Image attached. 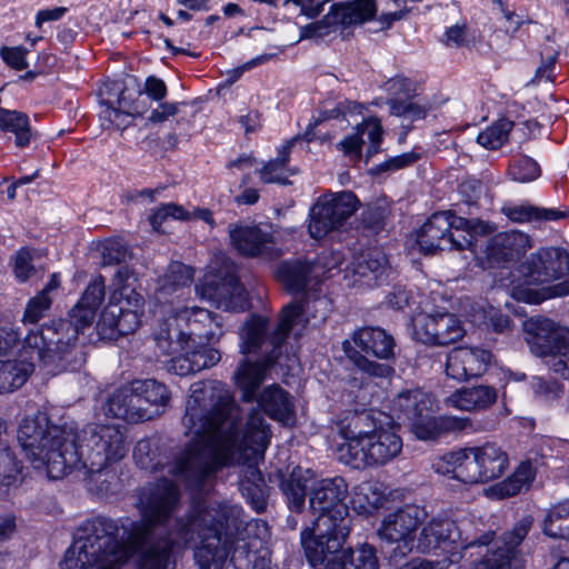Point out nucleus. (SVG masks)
I'll list each match as a JSON object with an SVG mask.
<instances>
[{
  "label": "nucleus",
  "mask_w": 569,
  "mask_h": 569,
  "mask_svg": "<svg viewBox=\"0 0 569 569\" xmlns=\"http://www.w3.org/2000/svg\"><path fill=\"white\" fill-rule=\"evenodd\" d=\"M190 390L182 423L196 439L168 465V473L197 488L223 467L262 455L271 431L256 408L242 427L240 408L223 383L199 381Z\"/></svg>",
  "instance_id": "f257e3e1"
},
{
  "label": "nucleus",
  "mask_w": 569,
  "mask_h": 569,
  "mask_svg": "<svg viewBox=\"0 0 569 569\" xmlns=\"http://www.w3.org/2000/svg\"><path fill=\"white\" fill-rule=\"evenodd\" d=\"M179 501V488L171 480L161 479L144 486L136 501L141 520L98 516L84 521L66 551L61 569H120L170 520Z\"/></svg>",
  "instance_id": "f03ea898"
},
{
  "label": "nucleus",
  "mask_w": 569,
  "mask_h": 569,
  "mask_svg": "<svg viewBox=\"0 0 569 569\" xmlns=\"http://www.w3.org/2000/svg\"><path fill=\"white\" fill-rule=\"evenodd\" d=\"M18 441L32 466L44 469L52 479H60L74 468L104 470L129 450L118 425L89 423L78 436L71 428L51 423L41 411L23 418Z\"/></svg>",
  "instance_id": "7ed1b4c3"
},
{
  "label": "nucleus",
  "mask_w": 569,
  "mask_h": 569,
  "mask_svg": "<svg viewBox=\"0 0 569 569\" xmlns=\"http://www.w3.org/2000/svg\"><path fill=\"white\" fill-rule=\"evenodd\" d=\"M242 508L229 502H196L186 518L176 520L174 529L163 541L152 545L141 557L142 569H172L173 546H187L196 540L200 546L194 559L200 569H221L234 542L241 522Z\"/></svg>",
  "instance_id": "20e7f679"
},
{
  "label": "nucleus",
  "mask_w": 569,
  "mask_h": 569,
  "mask_svg": "<svg viewBox=\"0 0 569 569\" xmlns=\"http://www.w3.org/2000/svg\"><path fill=\"white\" fill-rule=\"evenodd\" d=\"M312 312L317 321H325L331 311V301L327 297L308 298L306 301H292L283 307L279 322L271 329L268 319L253 316L240 331V351L243 355L262 351L264 357L260 361L242 360L233 375L237 387L242 392L246 402L256 399L267 369L272 367L281 353V347L287 340L293 326L299 323L303 312Z\"/></svg>",
  "instance_id": "39448f33"
},
{
  "label": "nucleus",
  "mask_w": 569,
  "mask_h": 569,
  "mask_svg": "<svg viewBox=\"0 0 569 569\" xmlns=\"http://www.w3.org/2000/svg\"><path fill=\"white\" fill-rule=\"evenodd\" d=\"M345 442L337 451L340 461L355 469L383 466L402 450V440L392 426H383L367 412H355L339 425Z\"/></svg>",
  "instance_id": "423d86ee"
},
{
  "label": "nucleus",
  "mask_w": 569,
  "mask_h": 569,
  "mask_svg": "<svg viewBox=\"0 0 569 569\" xmlns=\"http://www.w3.org/2000/svg\"><path fill=\"white\" fill-rule=\"evenodd\" d=\"M137 281L136 272L130 267L120 266L117 269L112 279L114 290L97 323L102 338L114 339L133 333L140 327L146 301L137 291Z\"/></svg>",
  "instance_id": "0eeeda50"
},
{
  "label": "nucleus",
  "mask_w": 569,
  "mask_h": 569,
  "mask_svg": "<svg viewBox=\"0 0 569 569\" xmlns=\"http://www.w3.org/2000/svg\"><path fill=\"white\" fill-rule=\"evenodd\" d=\"M350 530L351 525L317 517L311 526L300 532V543L308 563L317 569H335L346 552L345 545Z\"/></svg>",
  "instance_id": "6e6552de"
},
{
  "label": "nucleus",
  "mask_w": 569,
  "mask_h": 569,
  "mask_svg": "<svg viewBox=\"0 0 569 569\" xmlns=\"http://www.w3.org/2000/svg\"><path fill=\"white\" fill-rule=\"evenodd\" d=\"M79 317L53 320L36 330H29L24 337L27 351L31 358H38L39 362L49 363L56 358L62 360L76 347L78 336L89 325L79 321Z\"/></svg>",
  "instance_id": "1a4fd4ad"
},
{
  "label": "nucleus",
  "mask_w": 569,
  "mask_h": 569,
  "mask_svg": "<svg viewBox=\"0 0 569 569\" xmlns=\"http://www.w3.org/2000/svg\"><path fill=\"white\" fill-rule=\"evenodd\" d=\"M525 329L531 352L550 371L569 379V330L546 318L527 321Z\"/></svg>",
  "instance_id": "9d476101"
},
{
  "label": "nucleus",
  "mask_w": 569,
  "mask_h": 569,
  "mask_svg": "<svg viewBox=\"0 0 569 569\" xmlns=\"http://www.w3.org/2000/svg\"><path fill=\"white\" fill-rule=\"evenodd\" d=\"M359 200L351 191L319 197L309 213L308 229L315 239H321L339 230L358 210Z\"/></svg>",
  "instance_id": "9b49d317"
},
{
  "label": "nucleus",
  "mask_w": 569,
  "mask_h": 569,
  "mask_svg": "<svg viewBox=\"0 0 569 569\" xmlns=\"http://www.w3.org/2000/svg\"><path fill=\"white\" fill-rule=\"evenodd\" d=\"M426 517L427 511L423 508L407 505L382 519L378 529L379 538L387 543L396 545L390 559L398 561L413 550L415 532Z\"/></svg>",
  "instance_id": "f8f14e48"
},
{
  "label": "nucleus",
  "mask_w": 569,
  "mask_h": 569,
  "mask_svg": "<svg viewBox=\"0 0 569 569\" xmlns=\"http://www.w3.org/2000/svg\"><path fill=\"white\" fill-rule=\"evenodd\" d=\"M518 270L525 284L551 287L569 273V253L559 247H541L526 257Z\"/></svg>",
  "instance_id": "ddd939ff"
},
{
  "label": "nucleus",
  "mask_w": 569,
  "mask_h": 569,
  "mask_svg": "<svg viewBox=\"0 0 569 569\" xmlns=\"http://www.w3.org/2000/svg\"><path fill=\"white\" fill-rule=\"evenodd\" d=\"M493 537L495 532L488 531L477 539H462L461 531L453 520L435 517L422 527L415 547L422 553L447 549L453 545L461 549H468L475 546H487L493 540Z\"/></svg>",
  "instance_id": "4468645a"
},
{
  "label": "nucleus",
  "mask_w": 569,
  "mask_h": 569,
  "mask_svg": "<svg viewBox=\"0 0 569 569\" xmlns=\"http://www.w3.org/2000/svg\"><path fill=\"white\" fill-rule=\"evenodd\" d=\"M466 449L468 458L459 469V481L465 483L488 482L505 473L508 467V456L495 442Z\"/></svg>",
  "instance_id": "2eb2a0df"
},
{
  "label": "nucleus",
  "mask_w": 569,
  "mask_h": 569,
  "mask_svg": "<svg viewBox=\"0 0 569 569\" xmlns=\"http://www.w3.org/2000/svg\"><path fill=\"white\" fill-rule=\"evenodd\" d=\"M532 526V518H521L515 527L502 535L496 547L481 559L473 562V569H523V560L519 550Z\"/></svg>",
  "instance_id": "dca6fc26"
},
{
  "label": "nucleus",
  "mask_w": 569,
  "mask_h": 569,
  "mask_svg": "<svg viewBox=\"0 0 569 569\" xmlns=\"http://www.w3.org/2000/svg\"><path fill=\"white\" fill-rule=\"evenodd\" d=\"M348 485L342 477L320 480L310 492V508L318 517H326L331 522L351 525L349 509L345 503Z\"/></svg>",
  "instance_id": "f3484780"
},
{
  "label": "nucleus",
  "mask_w": 569,
  "mask_h": 569,
  "mask_svg": "<svg viewBox=\"0 0 569 569\" xmlns=\"http://www.w3.org/2000/svg\"><path fill=\"white\" fill-rule=\"evenodd\" d=\"M470 233L456 234L450 231L446 214L433 213L420 228L417 242L426 254H433L438 250L463 251L471 246Z\"/></svg>",
  "instance_id": "a211bd4d"
},
{
  "label": "nucleus",
  "mask_w": 569,
  "mask_h": 569,
  "mask_svg": "<svg viewBox=\"0 0 569 569\" xmlns=\"http://www.w3.org/2000/svg\"><path fill=\"white\" fill-rule=\"evenodd\" d=\"M413 328L416 339L431 346L455 343L465 335L459 319L449 312L419 315L413 319Z\"/></svg>",
  "instance_id": "6ab92c4d"
},
{
  "label": "nucleus",
  "mask_w": 569,
  "mask_h": 569,
  "mask_svg": "<svg viewBox=\"0 0 569 569\" xmlns=\"http://www.w3.org/2000/svg\"><path fill=\"white\" fill-rule=\"evenodd\" d=\"M491 360V351L482 347H456L447 355L445 372L451 379L467 381L483 376Z\"/></svg>",
  "instance_id": "aec40b11"
},
{
  "label": "nucleus",
  "mask_w": 569,
  "mask_h": 569,
  "mask_svg": "<svg viewBox=\"0 0 569 569\" xmlns=\"http://www.w3.org/2000/svg\"><path fill=\"white\" fill-rule=\"evenodd\" d=\"M228 232L232 248L247 258H273L279 253L272 233L257 224H229Z\"/></svg>",
  "instance_id": "412c9836"
},
{
  "label": "nucleus",
  "mask_w": 569,
  "mask_h": 569,
  "mask_svg": "<svg viewBox=\"0 0 569 569\" xmlns=\"http://www.w3.org/2000/svg\"><path fill=\"white\" fill-rule=\"evenodd\" d=\"M197 296L209 301L218 309L227 311H243L247 306V293L234 277L221 281L206 279L196 284Z\"/></svg>",
  "instance_id": "4be33fe9"
},
{
  "label": "nucleus",
  "mask_w": 569,
  "mask_h": 569,
  "mask_svg": "<svg viewBox=\"0 0 569 569\" xmlns=\"http://www.w3.org/2000/svg\"><path fill=\"white\" fill-rule=\"evenodd\" d=\"M533 246L532 238L525 232L511 230L499 232L489 239L486 256L492 266L518 261Z\"/></svg>",
  "instance_id": "5701e85b"
},
{
  "label": "nucleus",
  "mask_w": 569,
  "mask_h": 569,
  "mask_svg": "<svg viewBox=\"0 0 569 569\" xmlns=\"http://www.w3.org/2000/svg\"><path fill=\"white\" fill-rule=\"evenodd\" d=\"M38 358H31L27 351V343L21 347L16 359L0 361V393L12 392L21 388L34 370Z\"/></svg>",
  "instance_id": "b1692460"
},
{
  "label": "nucleus",
  "mask_w": 569,
  "mask_h": 569,
  "mask_svg": "<svg viewBox=\"0 0 569 569\" xmlns=\"http://www.w3.org/2000/svg\"><path fill=\"white\" fill-rule=\"evenodd\" d=\"M376 0H348L335 3L325 16L327 26H353L362 24L377 16Z\"/></svg>",
  "instance_id": "393cba45"
},
{
  "label": "nucleus",
  "mask_w": 569,
  "mask_h": 569,
  "mask_svg": "<svg viewBox=\"0 0 569 569\" xmlns=\"http://www.w3.org/2000/svg\"><path fill=\"white\" fill-rule=\"evenodd\" d=\"M152 339L156 348L163 356H172L192 347L177 312L158 321L152 331Z\"/></svg>",
  "instance_id": "a878e982"
},
{
  "label": "nucleus",
  "mask_w": 569,
  "mask_h": 569,
  "mask_svg": "<svg viewBox=\"0 0 569 569\" xmlns=\"http://www.w3.org/2000/svg\"><path fill=\"white\" fill-rule=\"evenodd\" d=\"M177 315L192 347H196V341L207 343L217 336L216 329L219 323L209 310L199 307L184 308L179 310Z\"/></svg>",
  "instance_id": "bb28decb"
},
{
  "label": "nucleus",
  "mask_w": 569,
  "mask_h": 569,
  "mask_svg": "<svg viewBox=\"0 0 569 569\" xmlns=\"http://www.w3.org/2000/svg\"><path fill=\"white\" fill-rule=\"evenodd\" d=\"M497 399L498 390L493 386L477 385L456 390L445 399V405L461 411H483L495 405Z\"/></svg>",
  "instance_id": "cd10ccee"
},
{
  "label": "nucleus",
  "mask_w": 569,
  "mask_h": 569,
  "mask_svg": "<svg viewBox=\"0 0 569 569\" xmlns=\"http://www.w3.org/2000/svg\"><path fill=\"white\" fill-rule=\"evenodd\" d=\"M391 410L397 419L407 421L417 420L433 410V399L421 389L401 391L393 400Z\"/></svg>",
  "instance_id": "c85d7f7f"
},
{
  "label": "nucleus",
  "mask_w": 569,
  "mask_h": 569,
  "mask_svg": "<svg viewBox=\"0 0 569 569\" xmlns=\"http://www.w3.org/2000/svg\"><path fill=\"white\" fill-rule=\"evenodd\" d=\"M353 343L366 353L379 359H390L395 355V339L380 327H365L352 335Z\"/></svg>",
  "instance_id": "c756f323"
},
{
  "label": "nucleus",
  "mask_w": 569,
  "mask_h": 569,
  "mask_svg": "<svg viewBox=\"0 0 569 569\" xmlns=\"http://www.w3.org/2000/svg\"><path fill=\"white\" fill-rule=\"evenodd\" d=\"M259 406L271 419L289 423L295 418L290 395L278 385L266 388L258 398Z\"/></svg>",
  "instance_id": "7c9ffc66"
},
{
  "label": "nucleus",
  "mask_w": 569,
  "mask_h": 569,
  "mask_svg": "<svg viewBox=\"0 0 569 569\" xmlns=\"http://www.w3.org/2000/svg\"><path fill=\"white\" fill-rule=\"evenodd\" d=\"M319 267L312 262L292 260L283 261L277 269V277L292 292L302 291L307 284L319 276Z\"/></svg>",
  "instance_id": "2f4dec72"
},
{
  "label": "nucleus",
  "mask_w": 569,
  "mask_h": 569,
  "mask_svg": "<svg viewBox=\"0 0 569 569\" xmlns=\"http://www.w3.org/2000/svg\"><path fill=\"white\" fill-rule=\"evenodd\" d=\"M106 284L102 276L94 277L87 286L78 303L70 310L82 323L91 326L97 309L104 299Z\"/></svg>",
  "instance_id": "473e14b6"
},
{
  "label": "nucleus",
  "mask_w": 569,
  "mask_h": 569,
  "mask_svg": "<svg viewBox=\"0 0 569 569\" xmlns=\"http://www.w3.org/2000/svg\"><path fill=\"white\" fill-rule=\"evenodd\" d=\"M240 491L256 512H263L267 508L268 488L261 471L256 466H248L239 482Z\"/></svg>",
  "instance_id": "72a5a7b5"
},
{
  "label": "nucleus",
  "mask_w": 569,
  "mask_h": 569,
  "mask_svg": "<svg viewBox=\"0 0 569 569\" xmlns=\"http://www.w3.org/2000/svg\"><path fill=\"white\" fill-rule=\"evenodd\" d=\"M299 137L288 140L279 150L276 159L268 161L261 169L259 176L263 183L287 184L288 176L292 174L289 168L290 153Z\"/></svg>",
  "instance_id": "f704fd0d"
},
{
  "label": "nucleus",
  "mask_w": 569,
  "mask_h": 569,
  "mask_svg": "<svg viewBox=\"0 0 569 569\" xmlns=\"http://www.w3.org/2000/svg\"><path fill=\"white\" fill-rule=\"evenodd\" d=\"M313 477L310 469L296 467L288 478L281 480V490L288 499L289 507L300 511L305 505L307 482Z\"/></svg>",
  "instance_id": "c9c22d12"
},
{
  "label": "nucleus",
  "mask_w": 569,
  "mask_h": 569,
  "mask_svg": "<svg viewBox=\"0 0 569 569\" xmlns=\"http://www.w3.org/2000/svg\"><path fill=\"white\" fill-rule=\"evenodd\" d=\"M0 128L14 133V144L18 148L29 146L33 137L29 117L17 110H8L0 107Z\"/></svg>",
  "instance_id": "e433bc0d"
},
{
  "label": "nucleus",
  "mask_w": 569,
  "mask_h": 569,
  "mask_svg": "<svg viewBox=\"0 0 569 569\" xmlns=\"http://www.w3.org/2000/svg\"><path fill=\"white\" fill-rule=\"evenodd\" d=\"M385 492L376 481H363L352 489L351 503L360 513H371L382 506Z\"/></svg>",
  "instance_id": "4c0bfd02"
},
{
  "label": "nucleus",
  "mask_w": 569,
  "mask_h": 569,
  "mask_svg": "<svg viewBox=\"0 0 569 569\" xmlns=\"http://www.w3.org/2000/svg\"><path fill=\"white\" fill-rule=\"evenodd\" d=\"M502 213L511 221L517 223L532 221H556L566 217L563 211L558 209L539 208L531 204H519L503 207Z\"/></svg>",
  "instance_id": "58836bf2"
},
{
  "label": "nucleus",
  "mask_w": 569,
  "mask_h": 569,
  "mask_svg": "<svg viewBox=\"0 0 569 569\" xmlns=\"http://www.w3.org/2000/svg\"><path fill=\"white\" fill-rule=\"evenodd\" d=\"M543 533L569 540V499L552 506L543 519Z\"/></svg>",
  "instance_id": "ea45409f"
},
{
  "label": "nucleus",
  "mask_w": 569,
  "mask_h": 569,
  "mask_svg": "<svg viewBox=\"0 0 569 569\" xmlns=\"http://www.w3.org/2000/svg\"><path fill=\"white\" fill-rule=\"evenodd\" d=\"M533 479L532 466L529 462L521 463L518 469L506 480L495 487L499 498L513 497L527 489Z\"/></svg>",
  "instance_id": "a19ab883"
},
{
  "label": "nucleus",
  "mask_w": 569,
  "mask_h": 569,
  "mask_svg": "<svg viewBox=\"0 0 569 569\" xmlns=\"http://www.w3.org/2000/svg\"><path fill=\"white\" fill-rule=\"evenodd\" d=\"M388 260L379 250H369L358 256L352 262V271L361 278L378 279L386 270Z\"/></svg>",
  "instance_id": "79ce46f5"
},
{
  "label": "nucleus",
  "mask_w": 569,
  "mask_h": 569,
  "mask_svg": "<svg viewBox=\"0 0 569 569\" xmlns=\"http://www.w3.org/2000/svg\"><path fill=\"white\" fill-rule=\"evenodd\" d=\"M192 281V269L181 262H171L166 273L159 279L160 295H171Z\"/></svg>",
  "instance_id": "37998d69"
},
{
  "label": "nucleus",
  "mask_w": 569,
  "mask_h": 569,
  "mask_svg": "<svg viewBox=\"0 0 569 569\" xmlns=\"http://www.w3.org/2000/svg\"><path fill=\"white\" fill-rule=\"evenodd\" d=\"M132 385L133 392H137L148 406L164 407L170 400L168 388L154 379L134 380Z\"/></svg>",
  "instance_id": "c03bdc74"
},
{
  "label": "nucleus",
  "mask_w": 569,
  "mask_h": 569,
  "mask_svg": "<svg viewBox=\"0 0 569 569\" xmlns=\"http://www.w3.org/2000/svg\"><path fill=\"white\" fill-rule=\"evenodd\" d=\"M513 128V122L506 118L499 119L497 122L481 131L477 141L486 149L496 150L501 148L509 138V133Z\"/></svg>",
  "instance_id": "a18cd8bd"
},
{
  "label": "nucleus",
  "mask_w": 569,
  "mask_h": 569,
  "mask_svg": "<svg viewBox=\"0 0 569 569\" xmlns=\"http://www.w3.org/2000/svg\"><path fill=\"white\" fill-rule=\"evenodd\" d=\"M123 90H120V97L117 100L118 107L110 100H101L103 109L100 111L101 126L106 129L117 128L123 129L128 126V118L131 114L129 110H124Z\"/></svg>",
  "instance_id": "49530a36"
},
{
  "label": "nucleus",
  "mask_w": 569,
  "mask_h": 569,
  "mask_svg": "<svg viewBox=\"0 0 569 569\" xmlns=\"http://www.w3.org/2000/svg\"><path fill=\"white\" fill-rule=\"evenodd\" d=\"M569 295V279L552 287L540 289L518 288L515 297L528 303H540L552 297H562Z\"/></svg>",
  "instance_id": "de8ad7c7"
},
{
  "label": "nucleus",
  "mask_w": 569,
  "mask_h": 569,
  "mask_svg": "<svg viewBox=\"0 0 569 569\" xmlns=\"http://www.w3.org/2000/svg\"><path fill=\"white\" fill-rule=\"evenodd\" d=\"M130 409V400L128 399L126 387L119 388L110 395L102 407L103 413L107 417L122 419L129 423H131L132 419H136L134 413Z\"/></svg>",
  "instance_id": "09e8293b"
},
{
  "label": "nucleus",
  "mask_w": 569,
  "mask_h": 569,
  "mask_svg": "<svg viewBox=\"0 0 569 569\" xmlns=\"http://www.w3.org/2000/svg\"><path fill=\"white\" fill-rule=\"evenodd\" d=\"M508 173L512 180L525 183L537 179L540 168L533 159L520 156L510 162Z\"/></svg>",
  "instance_id": "8fccbe9b"
},
{
  "label": "nucleus",
  "mask_w": 569,
  "mask_h": 569,
  "mask_svg": "<svg viewBox=\"0 0 569 569\" xmlns=\"http://www.w3.org/2000/svg\"><path fill=\"white\" fill-rule=\"evenodd\" d=\"M21 467L14 453L8 447H0V488L14 486Z\"/></svg>",
  "instance_id": "3c124183"
},
{
  "label": "nucleus",
  "mask_w": 569,
  "mask_h": 569,
  "mask_svg": "<svg viewBox=\"0 0 569 569\" xmlns=\"http://www.w3.org/2000/svg\"><path fill=\"white\" fill-rule=\"evenodd\" d=\"M467 458L468 451L466 448L447 452L433 461L432 468L440 475L452 473V478L458 480L459 469L465 465Z\"/></svg>",
  "instance_id": "603ef678"
},
{
  "label": "nucleus",
  "mask_w": 569,
  "mask_h": 569,
  "mask_svg": "<svg viewBox=\"0 0 569 569\" xmlns=\"http://www.w3.org/2000/svg\"><path fill=\"white\" fill-rule=\"evenodd\" d=\"M349 342H343V349L348 353L349 358H351L356 365V367L362 372L369 375L370 377L377 378H388L393 373V368L386 363H378L373 360H369L365 356L358 353L353 350V355H351L348 350Z\"/></svg>",
  "instance_id": "864d4df0"
},
{
  "label": "nucleus",
  "mask_w": 569,
  "mask_h": 569,
  "mask_svg": "<svg viewBox=\"0 0 569 569\" xmlns=\"http://www.w3.org/2000/svg\"><path fill=\"white\" fill-rule=\"evenodd\" d=\"M133 458L142 469L157 471L160 469V461L157 459V446L151 439H141L133 450Z\"/></svg>",
  "instance_id": "5fc2aeb1"
},
{
  "label": "nucleus",
  "mask_w": 569,
  "mask_h": 569,
  "mask_svg": "<svg viewBox=\"0 0 569 569\" xmlns=\"http://www.w3.org/2000/svg\"><path fill=\"white\" fill-rule=\"evenodd\" d=\"M412 433L420 440H435L442 433L441 419L431 413L409 422Z\"/></svg>",
  "instance_id": "6e6d98bb"
},
{
  "label": "nucleus",
  "mask_w": 569,
  "mask_h": 569,
  "mask_svg": "<svg viewBox=\"0 0 569 569\" xmlns=\"http://www.w3.org/2000/svg\"><path fill=\"white\" fill-rule=\"evenodd\" d=\"M356 130L359 131L360 136H367L369 140L368 158L380 151V144L382 142V124L381 121L376 117L366 119L362 123L358 124Z\"/></svg>",
  "instance_id": "4d7b16f0"
},
{
  "label": "nucleus",
  "mask_w": 569,
  "mask_h": 569,
  "mask_svg": "<svg viewBox=\"0 0 569 569\" xmlns=\"http://www.w3.org/2000/svg\"><path fill=\"white\" fill-rule=\"evenodd\" d=\"M189 355L196 372L216 366L221 359L219 350L199 343V341H196V347L189 348Z\"/></svg>",
  "instance_id": "13d9d810"
},
{
  "label": "nucleus",
  "mask_w": 569,
  "mask_h": 569,
  "mask_svg": "<svg viewBox=\"0 0 569 569\" xmlns=\"http://www.w3.org/2000/svg\"><path fill=\"white\" fill-rule=\"evenodd\" d=\"M52 305V298L51 297H44L43 295L39 293L31 298L26 306L22 321L23 323H37L40 321L46 313L50 310Z\"/></svg>",
  "instance_id": "bf43d9fd"
},
{
  "label": "nucleus",
  "mask_w": 569,
  "mask_h": 569,
  "mask_svg": "<svg viewBox=\"0 0 569 569\" xmlns=\"http://www.w3.org/2000/svg\"><path fill=\"white\" fill-rule=\"evenodd\" d=\"M390 214V209L386 204L369 206L361 213V220L365 228L378 232L383 229L387 219Z\"/></svg>",
  "instance_id": "052dcab7"
},
{
  "label": "nucleus",
  "mask_w": 569,
  "mask_h": 569,
  "mask_svg": "<svg viewBox=\"0 0 569 569\" xmlns=\"http://www.w3.org/2000/svg\"><path fill=\"white\" fill-rule=\"evenodd\" d=\"M90 489H96L98 493L108 495L113 491V486L117 481L116 472L107 467L104 470L94 472L93 470H86Z\"/></svg>",
  "instance_id": "680f3d73"
},
{
  "label": "nucleus",
  "mask_w": 569,
  "mask_h": 569,
  "mask_svg": "<svg viewBox=\"0 0 569 569\" xmlns=\"http://www.w3.org/2000/svg\"><path fill=\"white\" fill-rule=\"evenodd\" d=\"M388 103L390 106L391 114L402 117L411 121L423 119L427 114V109L423 106L412 101L391 99Z\"/></svg>",
  "instance_id": "e2e57ef3"
},
{
  "label": "nucleus",
  "mask_w": 569,
  "mask_h": 569,
  "mask_svg": "<svg viewBox=\"0 0 569 569\" xmlns=\"http://www.w3.org/2000/svg\"><path fill=\"white\" fill-rule=\"evenodd\" d=\"M168 218L186 220L190 218V214L181 206L174 203H166L161 204L153 211V213L150 216V223L154 230H159L161 224Z\"/></svg>",
  "instance_id": "0e129e2a"
},
{
  "label": "nucleus",
  "mask_w": 569,
  "mask_h": 569,
  "mask_svg": "<svg viewBox=\"0 0 569 569\" xmlns=\"http://www.w3.org/2000/svg\"><path fill=\"white\" fill-rule=\"evenodd\" d=\"M127 396L130 400V411H132L136 416V419L131 420V423H139L144 420H150L158 413V409L154 411L150 410L149 407L144 406L146 403L142 401L141 397L133 392L132 382L129 386H126Z\"/></svg>",
  "instance_id": "69168bd1"
},
{
  "label": "nucleus",
  "mask_w": 569,
  "mask_h": 569,
  "mask_svg": "<svg viewBox=\"0 0 569 569\" xmlns=\"http://www.w3.org/2000/svg\"><path fill=\"white\" fill-rule=\"evenodd\" d=\"M441 428L443 432H476L479 425L469 417L442 416Z\"/></svg>",
  "instance_id": "338daca9"
},
{
  "label": "nucleus",
  "mask_w": 569,
  "mask_h": 569,
  "mask_svg": "<svg viewBox=\"0 0 569 569\" xmlns=\"http://www.w3.org/2000/svg\"><path fill=\"white\" fill-rule=\"evenodd\" d=\"M102 264H119L127 258V248L118 240H108L102 244Z\"/></svg>",
  "instance_id": "774afa93"
}]
</instances>
